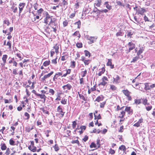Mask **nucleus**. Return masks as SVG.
I'll list each match as a JSON object with an SVG mask.
<instances>
[{
	"label": "nucleus",
	"instance_id": "72a5a7b5",
	"mask_svg": "<svg viewBox=\"0 0 155 155\" xmlns=\"http://www.w3.org/2000/svg\"><path fill=\"white\" fill-rule=\"evenodd\" d=\"M61 103L63 104H67V99L62 98L61 101Z\"/></svg>",
	"mask_w": 155,
	"mask_h": 155
},
{
	"label": "nucleus",
	"instance_id": "a19ab883",
	"mask_svg": "<svg viewBox=\"0 0 155 155\" xmlns=\"http://www.w3.org/2000/svg\"><path fill=\"white\" fill-rule=\"evenodd\" d=\"M75 24L78 25V28H80L81 22L80 20L76 22Z\"/></svg>",
	"mask_w": 155,
	"mask_h": 155
},
{
	"label": "nucleus",
	"instance_id": "6e6552de",
	"mask_svg": "<svg viewBox=\"0 0 155 155\" xmlns=\"http://www.w3.org/2000/svg\"><path fill=\"white\" fill-rule=\"evenodd\" d=\"M97 37H90L89 40L90 41L88 42V43L89 44H92V43H94L95 40H96L97 38Z\"/></svg>",
	"mask_w": 155,
	"mask_h": 155
},
{
	"label": "nucleus",
	"instance_id": "a878e982",
	"mask_svg": "<svg viewBox=\"0 0 155 155\" xmlns=\"http://www.w3.org/2000/svg\"><path fill=\"white\" fill-rule=\"evenodd\" d=\"M50 63L49 61H46L44 62L43 64V65L45 67L47 66Z\"/></svg>",
	"mask_w": 155,
	"mask_h": 155
},
{
	"label": "nucleus",
	"instance_id": "4be33fe9",
	"mask_svg": "<svg viewBox=\"0 0 155 155\" xmlns=\"http://www.w3.org/2000/svg\"><path fill=\"white\" fill-rule=\"evenodd\" d=\"M145 86L144 89L145 90H149L150 89V86L148 83H145L144 84Z\"/></svg>",
	"mask_w": 155,
	"mask_h": 155
},
{
	"label": "nucleus",
	"instance_id": "1a4fd4ad",
	"mask_svg": "<svg viewBox=\"0 0 155 155\" xmlns=\"http://www.w3.org/2000/svg\"><path fill=\"white\" fill-rule=\"evenodd\" d=\"M113 82L115 83L116 84H117L119 83L120 82V77L118 75H117L116 77V78H113Z\"/></svg>",
	"mask_w": 155,
	"mask_h": 155
},
{
	"label": "nucleus",
	"instance_id": "0e129e2a",
	"mask_svg": "<svg viewBox=\"0 0 155 155\" xmlns=\"http://www.w3.org/2000/svg\"><path fill=\"white\" fill-rule=\"evenodd\" d=\"M106 104V102H103L101 103L100 107L101 108H103L104 107L105 104Z\"/></svg>",
	"mask_w": 155,
	"mask_h": 155
},
{
	"label": "nucleus",
	"instance_id": "ea45409f",
	"mask_svg": "<svg viewBox=\"0 0 155 155\" xmlns=\"http://www.w3.org/2000/svg\"><path fill=\"white\" fill-rule=\"evenodd\" d=\"M76 46L79 48L82 47V44L81 43H78L76 44Z\"/></svg>",
	"mask_w": 155,
	"mask_h": 155
},
{
	"label": "nucleus",
	"instance_id": "864d4df0",
	"mask_svg": "<svg viewBox=\"0 0 155 155\" xmlns=\"http://www.w3.org/2000/svg\"><path fill=\"white\" fill-rule=\"evenodd\" d=\"M10 152V149L9 148H8L6 150V151L5 153V154H4L3 155H8Z\"/></svg>",
	"mask_w": 155,
	"mask_h": 155
},
{
	"label": "nucleus",
	"instance_id": "c756f323",
	"mask_svg": "<svg viewBox=\"0 0 155 155\" xmlns=\"http://www.w3.org/2000/svg\"><path fill=\"white\" fill-rule=\"evenodd\" d=\"M90 147L91 148H92L93 147L96 148L97 147V146L94 143L92 142L91 144L90 145Z\"/></svg>",
	"mask_w": 155,
	"mask_h": 155
},
{
	"label": "nucleus",
	"instance_id": "3c124183",
	"mask_svg": "<svg viewBox=\"0 0 155 155\" xmlns=\"http://www.w3.org/2000/svg\"><path fill=\"white\" fill-rule=\"evenodd\" d=\"M25 116L27 117L26 120H28L30 118V115L27 112H25L24 114Z\"/></svg>",
	"mask_w": 155,
	"mask_h": 155
},
{
	"label": "nucleus",
	"instance_id": "6e6d98bb",
	"mask_svg": "<svg viewBox=\"0 0 155 155\" xmlns=\"http://www.w3.org/2000/svg\"><path fill=\"white\" fill-rule=\"evenodd\" d=\"M152 107L151 105L146 107V108L147 111L150 110L152 108Z\"/></svg>",
	"mask_w": 155,
	"mask_h": 155
},
{
	"label": "nucleus",
	"instance_id": "f03ea898",
	"mask_svg": "<svg viewBox=\"0 0 155 155\" xmlns=\"http://www.w3.org/2000/svg\"><path fill=\"white\" fill-rule=\"evenodd\" d=\"M45 14L46 17L44 19V23L46 24H48L49 23L52 22L53 18H51V16H50L48 12H46Z\"/></svg>",
	"mask_w": 155,
	"mask_h": 155
},
{
	"label": "nucleus",
	"instance_id": "c85d7f7f",
	"mask_svg": "<svg viewBox=\"0 0 155 155\" xmlns=\"http://www.w3.org/2000/svg\"><path fill=\"white\" fill-rule=\"evenodd\" d=\"M110 89L112 91H114L116 90L117 87L114 85H110Z\"/></svg>",
	"mask_w": 155,
	"mask_h": 155
},
{
	"label": "nucleus",
	"instance_id": "423d86ee",
	"mask_svg": "<svg viewBox=\"0 0 155 155\" xmlns=\"http://www.w3.org/2000/svg\"><path fill=\"white\" fill-rule=\"evenodd\" d=\"M54 73L53 71H51L48 74H47L45 75L44 76L41 78V80L43 82H44L46 81V80L47 78H49Z\"/></svg>",
	"mask_w": 155,
	"mask_h": 155
},
{
	"label": "nucleus",
	"instance_id": "4468645a",
	"mask_svg": "<svg viewBox=\"0 0 155 155\" xmlns=\"http://www.w3.org/2000/svg\"><path fill=\"white\" fill-rule=\"evenodd\" d=\"M37 96L39 97L41 99H43L44 102H45L46 100V97L45 94H38Z\"/></svg>",
	"mask_w": 155,
	"mask_h": 155
},
{
	"label": "nucleus",
	"instance_id": "680f3d73",
	"mask_svg": "<svg viewBox=\"0 0 155 155\" xmlns=\"http://www.w3.org/2000/svg\"><path fill=\"white\" fill-rule=\"evenodd\" d=\"M49 92L52 95H53L54 94V91L52 89H50Z\"/></svg>",
	"mask_w": 155,
	"mask_h": 155
},
{
	"label": "nucleus",
	"instance_id": "412c9836",
	"mask_svg": "<svg viewBox=\"0 0 155 155\" xmlns=\"http://www.w3.org/2000/svg\"><path fill=\"white\" fill-rule=\"evenodd\" d=\"M8 57L7 55L6 54L3 55L2 60L4 63H6V59Z\"/></svg>",
	"mask_w": 155,
	"mask_h": 155
},
{
	"label": "nucleus",
	"instance_id": "c9c22d12",
	"mask_svg": "<svg viewBox=\"0 0 155 155\" xmlns=\"http://www.w3.org/2000/svg\"><path fill=\"white\" fill-rule=\"evenodd\" d=\"M25 5V3H20L19 4V7L22 8H23Z\"/></svg>",
	"mask_w": 155,
	"mask_h": 155
},
{
	"label": "nucleus",
	"instance_id": "a211bd4d",
	"mask_svg": "<svg viewBox=\"0 0 155 155\" xmlns=\"http://www.w3.org/2000/svg\"><path fill=\"white\" fill-rule=\"evenodd\" d=\"M123 94L126 96H127L129 94H130L131 93L127 90H122Z\"/></svg>",
	"mask_w": 155,
	"mask_h": 155
},
{
	"label": "nucleus",
	"instance_id": "473e14b6",
	"mask_svg": "<svg viewBox=\"0 0 155 155\" xmlns=\"http://www.w3.org/2000/svg\"><path fill=\"white\" fill-rule=\"evenodd\" d=\"M116 3H117V5H119L120 6H122L124 7L125 5L124 4L122 3L120 1H116Z\"/></svg>",
	"mask_w": 155,
	"mask_h": 155
},
{
	"label": "nucleus",
	"instance_id": "49530a36",
	"mask_svg": "<svg viewBox=\"0 0 155 155\" xmlns=\"http://www.w3.org/2000/svg\"><path fill=\"white\" fill-rule=\"evenodd\" d=\"M83 62L85 65H88L90 63V61L89 60H85Z\"/></svg>",
	"mask_w": 155,
	"mask_h": 155
},
{
	"label": "nucleus",
	"instance_id": "aec40b11",
	"mask_svg": "<svg viewBox=\"0 0 155 155\" xmlns=\"http://www.w3.org/2000/svg\"><path fill=\"white\" fill-rule=\"evenodd\" d=\"M33 129V126H32L31 128H30L29 126H28L25 128V131L27 132H29L31 130Z\"/></svg>",
	"mask_w": 155,
	"mask_h": 155
},
{
	"label": "nucleus",
	"instance_id": "de8ad7c7",
	"mask_svg": "<svg viewBox=\"0 0 155 155\" xmlns=\"http://www.w3.org/2000/svg\"><path fill=\"white\" fill-rule=\"evenodd\" d=\"M15 141L12 139L9 140V143L11 145H15Z\"/></svg>",
	"mask_w": 155,
	"mask_h": 155
},
{
	"label": "nucleus",
	"instance_id": "0eeeda50",
	"mask_svg": "<svg viewBox=\"0 0 155 155\" xmlns=\"http://www.w3.org/2000/svg\"><path fill=\"white\" fill-rule=\"evenodd\" d=\"M128 46L129 47V52H130L131 50L134 49L135 48V44L131 42H129L128 43Z\"/></svg>",
	"mask_w": 155,
	"mask_h": 155
},
{
	"label": "nucleus",
	"instance_id": "37998d69",
	"mask_svg": "<svg viewBox=\"0 0 155 155\" xmlns=\"http://www.w3.org/2000/svg\"><path fill=\"white\" fill-rule=\"evenodd\" d=\"M77 125V121H74L72 122V126L73 129L75 128Z\"/></svg>",
	"mask_w": 155,
	"mask_h": 155
},
{
	"label": "nucleus",
	"instance_id": "8fccbe9b",
	"mask_svg": "<svg viewBox=\"0 0 155 155\" xmlns=\"http://www.w3.org/2000/svg\"><path fill=\"white\" fill-rule=\"evenodd\" d=\"M43 11V10L42 8H41L38 10L37 12L39 15H40L42 12Z\"/></svg>",
	"mask_w": 155,
	"mask_h": 155
},
{
	"label": "nucleus",
	"instance_id": "9b49d317",
	"mask_svg": "<svg viewBox=\"0 0 155 155\" xmlns=\"http://www.w3.org/2000/svg\"><path fill=\"white\" fill-rule=\"evenodd\" d=\"M16 4L13 3L12 6L11 7V9L12 10L14 13H15L17 12V7L16 6Z\"/></svg>",
	"mask_w": 155,
	"mask_h": 155
},
{
	"label": "nucleus",
	"instance_id": "a18cd8bd",
	"mask_svg": "<svg viewBox=\"0 0 155 155\" xmlns=\"http://www.w3.org/2000/svg\"><path fill=\"white\" fill-rule=\"evenodd\" d=\"M4 24H6L7 26H9L10 23L8 19L5 20L3 21Z\"/></svg>",
	"mask_w": 155,
	"mask_h": 155
},
{
	"label": "nucleus",
	"instance_id": "052dcab7",
	"mask_svg": "<svg viewBox=\"0 0 155 155\" xmlns=\"http://www.w3.org/2000/svg\"><path fill=\"white\" fill-rule=\"evenodd\" d=\"M135 103L140 104L141 103V101L140 100L135 99L134 100Z\"/></svg>",
	"mask_w": 155,
	"mask_h": 155
},
{
	"label": "nucleus",
	"instance_id": "cd10ccee",
	"mask_svg": "<svg viewBox=\"0 0 155 155\" xmlns=\"http://www.w3.org/2000/svg\"><path fill=\"white\" fill-rule=\"evenodd\" d=\"M101 132V130H99V129L97 130L96 129H94L93 130L92 132H91V133H96L99 134Z\"/></svg>",
	"mask_w": 155,
	"mask_h": 155
},
{
	"label": "nucleus",
	"instance_id": "b1692460",
	"mask_svg": "<svg viewBox=\"0 0 155 155\" xmlns=\"http://www.w3.org/2000/svg\"><path fill=\"white\" fill-rule=\"evenodd\" d=\"M78 94L80 98L81 99H82L84 101H86L87 100L84 97V96L83 95H81V94H80L79 92H78Z\"/></svg>",
	"mask_w": 155,
	"mask_h": 155
},
{
	"label": "nucleus",
	"instance_id": "e433bc0d",
	"mask_svg": "<svg viewBox=\"0 0 155 155\" xmlns=\"http://www.w3.org/2000/svg\"><path fill=\"white\" fill-rule=\"evenodd\" d=\"M100 140L99 139H98L97 140L96 145L97 146V148L100 147L101 144H100Z\"/></svg>",
	"mask_w": 155,
	"mask_h": 155
},
{
	"label": "nucleus",
	"instance_id": "09e8293b",
	"mask_svg": "<svg viewBox=\"0 0 155 155\" xmlns=\"http://www.w3.org/2000/svg\"><path fill=\"white\" fill-rule=\"evenodd\" d=\"M7 46H8L9 47V49H10L11 48V42L10 41H8L6 44Z\"/></svg>",
	"mask_w": 155,
	"mask_h": 155
},
{
	"label": "nucleus",
	"instance_id": "f3484780",
	"mask_svg": "<svg viewBox=\"0 0 155 155\" xmlns=\"http://www.w3.org/2000/svg\"><path fill=\"white\" fill-rule=\"evenodd\" d=\"M143 48L142 47V48H140L139 50L137 52V56H141V58H142V56H141L140 54L142 53L143 52Z\"/></svg>",
	"mask_w": 155,
	"mask_h": 155
},
{
	"label": "nucleus",
	"instance_id": "f8f14e48",
	"mask_svg": "<svg viewBox=\"0 0 155 155\" xmlns=\"http://www.w3.org/2000/svg\"><path fill=\"white\" fill-rule=\"evenodd\" d=\"M65 71H66V73L65 74H64L62 76V77H65L68 74H69L71 72V70L70 69H68V70H66L64 71H62V73H63Z\"/></svg>",
	"mask_w": 155,
	"mask_h": 155
},
{
	"label": "nucleus",
	"instance_id": "4c0bfd02",
	"mask_svg": "<svg viewBox=\"0 0 155 155\" xmlns=\"http://www.w3.org/2000/svg\"><path fill=\"white\" fill-rule=\"evenodd\" d=\"M71 143L72 144L74 143H77L78 144V146L80 145V143L79 141L78 140H72Z\"/></svg>",
	"mask_w": 155,
	"mask_h": 155
},
{
	"label": "nucleus",
	"instance_id": "bb28decb",
	"mask_svg": "<svg viewBox=\"0 0 155 155\" xmlns=\"http://www.w3.org/2000/svg\"><path fill=\"white\" fill-rule=\"evenodd\" d=\"M127 36L128 37H130V38L131 37V36L133 35L134 33L133 32L131 31H127Z\"/></svg>",
	"mask_w": 155,
	"mask_h": 155
},
{
	"label": "nucleus",
	"instance_id": "2eb2a0df",
	"mask_svg": "<svg viewBox=\"0 0 155 155\" xmlns=\"http://www.w3.org/2000/svg\"><path fill=\"white\" fill-rule=\"evenodd\" d=\"M104 96L102 95H101L97 97L95 101L99 102L100 101H102L104 99Z\"/></svg>",
	"mask_w": 155,
	"mask_h": 155
},
{
	"label": "nucleus",
	"instance_id": "39448f33",
	"mask_svg": "<svg viewBox=\"0 0 155 155\" xmlns=\"http://www.w3.org/2000/svg\"><path fill=\"white\" fill-rule=\"evenodd\" d=\"M136 11L138 15H143L145 12H146V9L143 8H141L140 7H138L136 9Z\"/></svg>",
	"mask_w": 155,
	"mask_h": 155
},
{
	"label": "nucleus",
	"instance_id": "dca6fc26",
	"mask_svg": "<svg viewBox=\"0 0 155 155\" xmlns=\"http://www.w3.org/2000/svg\"><path fill=\"white\" fill-rule=\"evenodd\" d=\"M101 0H97L95 1L94 5H96L97 7H99L101 5Z\"/></svg>",
	"mask_w": 155,
	"mask_h": 155
},
{
	"label": "nucleus",
	"instance_id": "bf43d9fd",
	"mask_svg": "<svg viewBox=\"0 0 155 155\" xmlns=\"http://www.w3.org/2000/svg\"><path fill=\"white\" fill-rule=\"evenodd\" d=\"M88 137L87 135H85L84 138L83 139V140L85 142H86L88 139Z\"/></svg>",
	"mask_w": 155,
	"mask_h": 155
},
{
	"label": "nucleus",
	"instance_id": "9d476101",
	"mask_svg": "<svg viewBox=\"0 0 155 155\" xmlns=\"http://www.w3.org/2000/svg\"><path fill=\"white\" fill-rule=\"evenodd\" d=\"M107 65L108 66H110V68L111 69L114 68V65L112 64V60L111 59H108V62L107 63Z\"/></svg>",
	"mask_w": 155,
	"mask_h": 155
},
{
	"label": "nucleus",
	"instance_id": "393cba45",
	"mask_svg": "<svg viewBox=\"0 0 155 155\" xmlns=\"http://www.w3.org/2000/svg\"><path fill=\"white\" fill-rule=\"evenodd\" d=\"M87 70H86L84 71H82L81 72V76L82 77H84L87 74Z\"/></svg>",
	"mask_w": 155,
	"mask_h": 155
},
{
	"label": "nucleus",
	"instance_id": "603ef678",
	"mask_svg": "<svg viewBox=\"0 0 155 155\" xmlns=\"http://www.w3.org/2000/svg\"><path fill=\"white\" fill-rule=\"evenodd\" d=\"M54 147V150L56 151H57L59 150V148L57 144L55 145Z\"/></svg>",
	"mask_w": 155,
	"mask_h": 155
},
{
	"label": "nucleus",
	"instance_id": "f704fd0d",
	"mask_svg": "<svg viewBox=\"0 0 155 155\" xmlns=\"http://www.w3.org/2000/svg\"><path fill=\"white\" fill-rule=\"evenodd\" d=\"M102 81V82L98 84V86H100V85H103L104 86L107 83V82L105 81Z\"/></svg>",
	"mask_w": 155,
	"mask_h": 155
},
{
	"label": "nucleus",
	"instance_id": "c03bdc74",
	"mask_svg": "<svg viewBox=\"0 0 155 155\" xmlns=\"http://www.w3.org/2000/svg\"><path fill=\"white\" fill-rule=\"evenodd\" d=\"M109 152L111 154H113L115 153V151L111 148L109 149Z\"/></svg>",
	"mask_w": 155,
	"mask_h": 155
},
{
	"label": "nucleus",
	"instance_id": "5701e85b",
	"mask_svg": "<svg viewBox=\"0 0 155 155\" xmlns=\"http://www.w3.org/2000/svg\"><path fill=\"white\" fill-rule=\"evenodd\" d=\"M139 56H136L135 57L133 58L132 61H131V62H135L137 61L139 58H141Z\"/></svg>",
	"mask_w": 155,
	"mask_h": 155
},
{
	"label": "nucleus",
	"instance_id": "338daca9",
	"mask_svg": "<svg viewBox=\"0 0 155 155\" xmlns=\"http://www.w3.org/2000/svg\"><path fill=\"white\" fill-rule=\"evenodd\" d=\"M116 36L117 37L118 36H122V33L121 32H119L117 33Z\"/></svg>",
	"mask_w": 155,
	"mask_h": 155
},
{
	"label": "nucleus",
	"instance_id": "7ed1b4c3",
	"mask_svg": "<svg viewBox=\"0 0 155 155\" xmlns=\"http://www.w3.org/2000/svg\"><path fill=\"white\" fill-rule=\"evenodd\" d=\"M57 111L59 113L58 114L59 116L61 118L64 117L65 112L63 111L61 106L59 105L58 107Z\"/></svg>",
	"mask_w": 155,
	"mask_h": 155
},
{
	"label": "nucleus",
	"instance_id": "4d7b16f0",
	"mask_svg": "<svg viewBox=\"0 0 155 155\" xmlns=\"http://www.w3.org/2000/svg\"><path fill=\"white\" fill-rule=\"evenodd\" d=\"M16 55L17 57H18V58H19L20 60H22V58L21 56V55L20 53H17L16 54Z\"/></svg>",
	"mask_w": 155,
	"mask_h": 155
},
{
	"label": "nucleus",
	"instance_id": "58836bf2",
	"mask_svg": "<svg viewBox=\"0 0 155 155\" xmlns=\"http://www.w3.org/2000/svg\"><path fill=\"white\" fill-rule=\"evenodd\" d=\"M84 52L86 56H89V57H90V54L88 51L87 50H85L84 51Z\"/></svg>",
	"mask_w": 155,
	"mask_h": 155
},
{
	"label": "nucleus",
	"instance_id": "f257e3e1",
	"mask_svg": "<svg viewBox=\"0 0 155 155\" xmlns=\"http://www.w3.org/2000/svg\"><path fill=\"white\" fill-rule=\"evenodd\" d=\"M57 19L54 18L52 22L48 24L53 29V31L56 33L58 28V25L57 23Z\"/></svg>",
	"mask_w": 155,
	"mask_h": 155
},
{
	"label": "nucleus",
	"instance_id": "774afa93",
	"mask_svg": "<svg viewBox=\"0 0 155 155\" xmlns=\"http://www.w3.org/2000/svg\"><path fill=\"white\" fill-rule=\"evenodd\" d=\"M127 98V100L129 101H131L132 98L130 96V94H129L127 96H126Z\"/></svg>",
	"mask_w": 155,
	"mask_h": 155
},
{
	"label": "nucleus",
	"instance_id": "13d9d810",
	"mask_svg": "<svg viewBox=\"0 0 155 155\" xmlns=\"http://www.w3.org/2000/svg\"><path fill=\"white\" fill-rule=\"evenodd\" d=\"M13 74L14 75H17L18 73L17 72V69H14L13 70Z\"/></svg>",
	"mask_w": 155,
	"mask_h": 155
},
{
	"label": "nucleus",
	"instance_id": "79ce46f5",
	"mask_svg": "<svg viewBox=\"0 0 155 155\" xmlns=\"http://www.w3.org/2000/svg\"><path fill=\"white\" fill-rule=\"evenodd\" d=\"M71 66L72 68H75V65H76V63H75V62L74 61H71Z\"/></svg>",
	"mask_w": 155,
	"mask_h": 155
},
{
	"label": "nucleus",
	"instance_id": "6ab92c4d",
	"mask_svg": "<svg viewBox=\"0 0 155 155\" xmlns=\"http://www.w3.org/2000/svg\"><path fill=\"white\" fill-rule=\"evenodd\" d=\"M1 149L2 150H5L6 149L7 147L5 143H1Z\"/></svg>",
	"mask_w": 155,
	"mask_h": 155
},
{
	"label": "nucleus",
	"instance_id": "5fc2aeb1",
	"mask_svg": "<svg viewBox=\"0 0 155 155\" xmlns=\"http://www.w3.org/2000/svg\"><path fill=\"white\" fill-rule=\"evenodd\" d=\"M68 24V22L67 20H65L63 22V25L64 27H65Z\"/></svg>",
	"mask_w": 155,
	"mask_h": 155
},
{
	"label": "nucleus",
	"instance_id": "20e7f679",
	"mask_svg": "<svg viewBox=\"0 0 155 155\" xmlns=\"http://www.w3.org/2000/svg\"><path fill=\"white\" fill-rule=\"evenodd\" d=\"M72 87V86L69 84H68L62 87L64 92L66 93H67L68 90H70Z\"/></svg>",
	"mask_w": 155,
	"mask_h": 155
},
{
	"label": "nucleus",
	"instance_id": "2f4dec72",
	"mask_svg": "<svg viewBox=\"0 0 155 155\" xmlns=\"http://www.w3.org/2000/svg\"><path fill=\"white\" fill-rule=\"evenodd\" d=\"M121 114L119 116L120 118H123L124 117L125 114V112L124 111H122L120 112Z\"/></svg>",
	"mask_w": 155,
	"mask_h": 155
},
{
	"label": "nucleus",
	"instance_id": "e2e57ef3",
	"mask_svg": "<svg viewBox=\"0 0 155 155\" xmlns=\"http://www.w3.org/2000/svg\"><path fill=\"white\" fill-rule=\"evenodd\" d=\"M143 104H144V105H145L146 104H147L148 105L149 104V103H147V100L146 98L143 99Z\"/></svg>",
	"mask_w": 155,
	"mask_h": 155
},
{
	"label": "nucleus",
	"instance_id": "69168bd1",
	"mask_svg": "<svg viewBox=\"0 0 155 155\" xmlns=\"http://www.w3.org/2000/svg\"><path fill=\"white\" fill-rule=\"evenodd\" d=\"M79 35V36H80V34L79 33V32L78 31H76L73 34V35L74 36H78V35Z\"/></svg>",
	"mask_w": 155,
	"mask_h": 155
},
{
	"label": "nucleus",
	"instance_id": "ddd939ff",
	"mask_svg": "<svg viewBox=\"0 0 155 155\" xmlns=\"http://www.w3.org/2000/svg\"><path fill=\"white\" fill-rule=\"evenodd\" d=\"M59 45L58 43L56 44L53 47V48L55 50V52L56 53H58V50L59 49Z\"/></svg>",
	"mask_w": 155,
	"mask_h": 155
},
{
	"label": "nucleus",
	"instance_id": "7c9ffc66",
	"mask_svg": "<svg viewBox=\"0 0 155 155\" xmlns=\"http://www.w3.org/2000/svg\"><path fill=\"white\" fill-rule=\"evenodd\" d=\"M119 149L120 150H122L124 151H125L126 150V147L124 145H122L119 147Z\"/></svg>",
	"mask_w": 155,
	"mask_h": 155
}]
</instances>
